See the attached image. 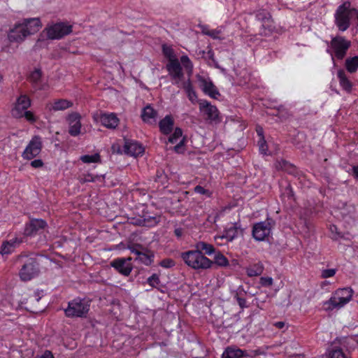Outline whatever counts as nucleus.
<instances>
[{"label":"nucleus","mask_w":358,"mask_h":358,"mask_svg":"<svg viewBox=\"0 0 358 358\" xmlns=\"http://www.w3.org/2000/svg\"><path fill=\"white\" fill-rule=\"evenodd\" d=\"M216 252L215 247L208 243L199 241L194 245V249L181 252L180 257L185 264L195 270L210 268L212 262L205 256Z\"/></svg>","instance_id":"nucleus-1"},{"label":"nucleus","mask_w":358,"mask_h":358,"mask_svg":"<svg viewBox=\"0 0 358 358\" xmlns=\"http://www.w3.org/2000/svg\"><path fill=\"white\" fill-rule=\"evenodd\" d=\"M354 20L358 25V10L352 8L350 1H346L338 6L334 13V22L340 31L348 29Z\"/></svg>","instance_id":"nucleus-2"},{"label":"nucleus","mask_w":358,"mask_h":358,"mask_svg":"<svg viewBox=\"0 0 358 358\" xmlns=\"http://www.w3.org/2000/svg\"><path fill=\"white\" fill-rule=\"evenodd\" d=\"M18 261L22 264L19 275L23 281L31 280L39 273V266L36 259L27 256H19Z\"/></svg>","instance_id":"nucleus-3"},{"label":"nucleus","mask_w":358,"mask_h":358,"mask_svg":"<svg viewBox=\"0 0 358 358\" xmlns=\"http://www.w3.org/2000/svg\"><path fill=\"white\" fill-rule=\"evenodd\" d=\"M90 310V303L85 299H75L68 303L64 313L68 317H85Z\"/></svg>","instance_id":"nucleus-4"},{"label":"nucleus","mask_w":358,"mask_h":358,"mask_svg":"<svg viewBox=\"0 0 358 358\" xmlns=\"http://www.w3.org/2000/svg\"><path fill=\"white\" fill-rule=\"evenodd\" d=\"M353 291L350 287H345L337 289L328 301L330 307L339 308L347 304L352 297Z\"/></svg>","instance_id":"nucleus-5"},{"label":"nucleus","mask_w":358,"mask_h":358,"mask_svg":"<svg viewBox=\"0 0 358 358\" xmlns=\"http://www.w3.org/2000/svg\"><path fill=\"white\" fill-rule=\"evenodd\" d=\"M331 48L333 50L334 57L338 59H343L351 46V42L341 36H336L332 38L330 42Z\"/></svg>","instance_id":"nucleus-6"},{"label":"nucleus","mask_w":358,"mask_h":358,"mask_svg":"<svg viewBox=\"0 0 358 358\" xmlns=\"http://www.w3.org/2000/svg\"><path fill=\"white\" fill-rule=\"evenodd\" d=\"M44 31L49 39H60L72 32V26L64 22H57L45 27Z\"/></svg>","instance_id":"nucleus-7"},{"label":"nucleus","mask_w":358,"mask_h":358,"mask_svg":"<svg viewBox=\"0 0 358 358\" xmlns=\"http://www.w3.org/2000/svg\"><path fill=\"white\" fill-rule=\"evenodd\" d=\"M43 143L39 136L32 137L22 154L24 159L30 160L38 156L41 152Z\"/></svg>","instance_id":"nucleus-8"},{"label":"nucleus","mask_w":358,"mask_h":358,"mask_svg":"<svg viewBox=\"0 0 358 358\" xmlns=\"http://www.w3.org/2000/svg\"><path fill=\"white\" fill-rule=\"evenodd\" d=\"M199 110L203 113L206 120L210 122H220L221 119L219 116V110L215 106L212 105L206 100H200Z\"/></svg>","instance_id":"nucleus-9"},{"label":"nucleus","mask_w":358,"mask_h":358,"mask_svg":"<svg viewBox=\"0 0 358 358\" xmlns=\"http://www.w3.org/2000/svg\"><path fill=\"white\" fill-rule=\"evenodd\" d=\"M47 227L48 224L45 220L33 218L25 224L24 234L26 236H35L41 234Z\"/></svg>","instance_id":"nucleus-10"},{"label":"nucleus","mask_w":358,"mask_h":358,"mask_svg":"<svg viewBox=\"0 0 358 358\" xmlns=\"http://www.w3.org/2000/svg\"><path fill=\"white\" fill-rule=\"evenodd\" d=\"M22 22H18L8 31L7 35L8 40L10 43H21L29 36Z\"/></svg>","instance_id":"nucleus-11"},{"label":"nucleus","mask_w":358,"mask_h":358,"mask_svg":"<svg viewBox=\"0 0 358 358\" xmlns=\"http://www.w3.org/2000/svg\"><path fill=\"white\" fill-rule=\"evenodd\" d=\"M131 259V257L116 258L110 262V265L121 275L124 276H129L133 269L132 264L130 263Z\"/></svg>","instance_id":"nucleus-12"},{"label":"nucleus","mask_w":358,"mask_h":358,"mask_svg":"<svg viewBox=\"0 0 358 358\" xmlns=\"http://www.w3.org/2000/svg\"><path fill=\"white\" fill-rule=\"evenodd\" d=\"M31 106V100L26 94L20 95L16 100L14 108L12 110V115L15 118L22 117V113L27 110Z\"/></svg>","instance_id":"nucleus-13"},{"label":"nucleus","mask_w":358,"mask_h":358,"mask_svg":"<svg viewBox=\"0 0 358 358\" xmlns=\"http://www.w3.org/2000/svg\"><path fill=\"white\" fill-rule=\"evenodd\" d=\"M198 80L200 84V87L204 94L208 95L213 99H217L218 96H220L216 86L210 78H205L202 76H199Z\"/></svg>","instance_id":"nucleus-14"},{"label":"nucleus","mask_w":358,"mask_h":358,"mask_svg":"<svg viewBox=\"0 0 358 358\" xmlns=\"http://www.w3.org/2000/svg\"><path fill=\"white\" fill-rule=\"evenodd\" d=\"M81 116L78 113H72L68 116L69 124V134L72 136H77L80 134Z\"/></svg>","instance_id":"nucleus-15"},{"label":"nucleus","mask_w":358,"mask_h":358,"mask_svg":"<svg viewBox=\"0 0 358 358\" xmlns=\"http://www.w3.org/2000/svg\"><path fill=\"white\" fill-rule=\"evenodd\" d=\"M124 150L126 154L135 157L143 155L144 152V148L141 143L129 139H125Z\"/></svg>","instance_id":"nucleus-16"},{"label":"nucleus","mask_w":358,"mask_h":358,"mask_svg":"<svg viewBox=\"0 0 358 358\" xmlns=\"http://www.w3.org/2000/svg\"><path fill=\"white\" fill-rule=\"evenodd\" d=\"M252 234L257 241H264L268 236V225L265 222H259L253 225Z\"/></svg>","instance_id":"nucleus-17"},{"label":"nucleus","mask_w":358,"mask_h":358,"mask_svg":"<svg viewBox=\"0 0 358 358\" xmlns=\"http://www.w3.org/2000/svg\"><path fill=\"white\" fill-rule=\"evenodd\" d=\"M166 69L173 80H181L184 76L182 69L178 59H173L171 62H168Z\"/></svg>","instance_id":"nucleus-18"},{"label":"nucleus","mask_w":358,"mask_h":358,"mask_svg":"<svg viewBox=\"0 0 358 358\" xmlns=\"http://www.w3.org/2000/svg\"><path fill=\"white\" fill-rule=\"evenodd\" d=\"M23 26H24L29 36L34 34L39 31L42 27L41 20L38 17L34 18H24L20 21Z\"/></svg>","instance_id":"nucleus-19"},{"label":"nucleus","mask_w":358,"mask_h":358,"mask_svg":"<svg viewBox=\"0 0 358 358\" xmlns=\"http://www.w3.org/2000/svg\"><path fill=\"white\" fill-rule=\"evenodd\" d=\"M239 233L243 234V229L241 227V222H236L232 226L226 228L224 230L222 238H226L227 241H232L234 238L238 237Z\"/></svg>","instance_id":"nucleus-20"},{"label":"nucleus","mask_w":358,"mask_h":358,"mask_svg":"<svg viewBox=\"0 0 358 358\" xmlns=\"http://www.w3.org/2000/svg\"><path fill=\"white\" fill-rule=\"evenodd\" d=\"M274 166L275 169L278 171H285L294 176H298L299 175L298 169L294 164L285 159H282L276 161Z\"/></svg>","instance_id":"nucleus-21"},{"label":"nucleus","mask_w":358,"mask_h":358,"mask_svg":"<svg viewBox=\"0 0 358 358\" xmlns=\"http://www.w3.org/2000/svg\"><path fill=\"white\" fill-rule=\"evenodd\" d=\"M101 124L110 129H115L119 124V118L114 113H103L100 116Z\"/></svg>","instance_id":"nucleus-22"},{"label":"nucleus","mask_w":358,"mask_h":358,"mask_svg":"<svg viewBox=\"0 0 358 358\" xmlns=\"http://www.w3.org/2000/svg\"><path fill=\"white\" fill-rule=\"evenodd\" d=\"M174 126V120L171 115H166L159 122V131L164 135L170 134Z\"/></svg>","instance_id":"nucleus-23"},{"label":"nucleus","mask_w":358,"mask_h":358,"mask_svg":"<svg viewBox=\"0 0 358 358\" xmlns=\"http://www.w3.org/2000/svg\"><path fill=\"white\" fill-rule=\"evenodd\" d=\"M157 111L155 110L150 104L145 106L141 113L142 120L148 124H154L156 122Z\"/></svg>","instance_id":"nucleus-24"},{"label":"nucleus","mask_w":358,"mask_h":358,"mask_svg":"<svg viewBox=\"0 0 358 358\" xmlns=\"http://www.w3.org/2000/svg\"><path fill=\"white\" fill-rule=\"evenodd\" d=\"M247 357V350H241L236 347H228L222 353V358Z\"/></svg>","instance_id":"nucleus-25"},{"label":"nucleus","mask_w":358,"mask_h":358,"mask_svg":"<svg viewBox=\"0 0 358 358\" xmlns=\"http://www.w3.org/2000/svg\"><path fill=\"white\" fill-rule=\"evenodd\" d=\"M316 213V210L311 206L305 207L300 210L299 218L303 222L304 227L307 229H309L310 218Z\"/></svg>","instance_id":"nucleus-26"},{"label":"nucleus","mask_w":358,"mask_h":358,"mask_svg":"<svg viewBox=\"0 0 358 358\" xmlns=\"http://www.w3.org/2000/svg\"><path fill=\"white\" fill-rule=\"evenodd\" d=\"M73 106V103L67 99H57L53 103H50L47 105V108L49 110H64L71 108Z\"/></svg>","instance_id":"nucleus-27"},{"label":"nucleus","mask_w":358,"mask_h":358,"mask_svg":"<svg viewBox=\"0 0 358 358\" xmlns=\"http://www.w3.org/2000/svg\"><path fill=\"white\" fill-rule=\"evenodd\" d=\"M43 291L37 290L34 294L30 296L27 300V306L26 309L31 313H38L43 310V308H38L33 306L35 302H38L43 296Z\"/></svg>","instance_id":"nucleus-28"},{"label":"nucleus","mask_w":358,"mask_h":358,"mask_svg":"<svg viewBox=\"0 0 358 358\" xmlns=\"http://www.w3.org/2000/svg\"><path fill=\"white\" fill-rule=\"evenodd\" d=\"M154 258V252L148 250L147 248H144L136 259L146 266H150L153 263Z\"/></svg>","instance_id":"nucleus-29"},{"label":"nucleus","mask_w":358,"mask_h":358,"mask_svg":"<svg viewBox=\"0 0 358 358\" xmlns=\"http://www.w3.org/2000/svg\"><path fill=\"white\" fill-rule=\"evenodd\" d=\"M256 132L259 136V140L257 141V146L259 147V151L263 155H266L268 145L264 136V129L261 126L257 125L256 127Z\"/></svg>","instance_id":"nucleus-30"},{"label":"nucleus","mask_w":358,"mask_h":358,"mask_svg":"<svg viewBox=\"0 0 358 358\" xmlns=\"http://www.w3.org/2000/svg\"><path fill=\"white\" fill-rule=\"evenodd\" d=\"M337 77L341 87L346 92L350 93L352 90V83L347 77L343 70H339L337 73Z\"/></svg>","instance_id":"nucleus-31"},{"label":"nucleus","mask_w":358,"mask_h":358,"mask_svg":"<svg viewBox=\"0 0 358 358\" xmlns=\"http://www.w3.org/2000/svg\"><path fill=\"white\" fill-rule=\"evenodd\" d=\"M22 241H19L17 238L3 242L0 252L3 255H9L12 253L16 245H19Z\"/></svg>","instance_id":"nucleus-32"},{"label":"nucleus","mask_w":358,"mask_h":358,"mask_svg":"<svg viewBox=\"0 0 358 358\" xmlns=\"http://www.w3.org/2000/svg\"><path fill=\"white\" fill-rule=\"evenodd\" d=\"M214 255L213 260H211L212 264L210 268H213L214 265L217 267H227L229 265V260L220 250L216 251Z\"/></svg>","instance_id":"nucleus-33"},{"label":"nucleus","mask_w":358,"mask_h":358,"mask_svg":"<svg viewBox=\"0 0 358 358\" xmlns=\"http://www.w3.org/2000/svg\"><path fill=\"white\" fill-rule=\"evenodd\" d=\"M285 353L289 357H294L301 354L300 346L296 341H291L284 347Z\"/></svg>","instance_id":"nucleus-34"},{"label":"nucleus","mask_w":358,"mask_h":358,"mask_svg":"<svg viewBox=\"0 0 358 358\" xmlns=\"http://www.w3.org/2000/svg\"><path fill=\"white\" fill-rule=\"evenodd\" d=\"M182 87L185 91L189 100L192 103H194L197 99V94L195 90H194V87L189 78L182 83Z\"/></svg>","instance_id":"nucleus-35"},{"label":"nucleus","mask_w":358,"mask_h":358,"mask_svg":"<svg viewBox=\"0 0 358 358\" xmlns=\"http://www.w3.org/2000/svg\"><path fill=\"white\" fill-rule=\"evenodd\" d=\"M264 265L262 262H258L246 268V273L249 277L260 275L264 271Z\"/></svg>","instance_id":"nucleus-36"},{"label":"nucleus","mask_w":358,"mask_h":358,"mask_svg":"<svg viewBox=\"0 0 358 358\" xmlns=\"http://www.w3.org/2000/svg\"><path fill=\"white\" fill-rule=\"evenodd\" d=\"M345 67L350 73H355L358 70V56L348 58L345 60Z\"/></svg>","instance_id":"nucleus-37"},{"label":"nucleus","mask_w":358,"mask_h":358,"mask_svg":"<svg viewBox=\"0 0 358 358\" xmlns=\"http://www.w3.org/2000/svg\"><path fill=\"white\" fill-rule=\"evenodd\" d=\"M268 349V346H263L258 348L255 350H247V357L255 358L258 356L266 357L267 355V350Z\"/></svg>","instance_id":"nucleus-38"},{"label":"nucleus","mask_w":358,"mask_h":358,"mask_svg":"<svg viewBox=\"0 0 358 358\" xmlns=\"http://www.w3.org/2000/svg\"><path fill=\"white\" fill-rule=\"evenodd\" d=\"M80 159L85 164L97 163L101 162V156L99 153L92 155H85L80 156Z\"/></svg>","instance_id":"nucleus-39"},{"label":"nucleus","mask_w":358,"mask_h":358,"mask_svg":"<svg viewBox=\"0 0 358 358\" xmlns=\"http://www.w3.org/2000/svg\"><path fill=\"white\" fill-rule=\"evenodd\" d=\"M162 52L164 57L169 59V62H171L173 59H178L173 49L171 46L164 44L162 45Z\"/></svg>","instance_id":"nucleus-40"},{"label":"nucleus","mask_w":358,"mask_h":358,"mask_svg":"<svg viewBox=\"0 0 358 358\" xmlns=\"http://www.w3.org/2000/svg\"><path fill=\"white\" fill-rule=\"evenodd\" d=\"M343 208H341V215L343 218L349 216L352 217V215L355 213V207L350 204L344 203Z\"/></svg>","instance_id":"nucleus-41"},{"label":"nucleus","mask_w":358,"mask_h":358,"mask_svg":"<svg viewBox=\"0 0 358 358\" xmlns=\"http://www.w3.org/2000/svg\"><path fill=\"white\" fill-rule=\"evenodd\" d=\"M180 62L184 68L186 69L189 75H191L193 71V64L187 55H182L180 57Z\"/></svg>","instance_id":"nucleus-42"},{"label":"nucleus","mask_w":358,"mask_h":358,"mask_svg":"<svg viewBox=\"0 0 358 358\" xmlns=\"http://www.w3.org/2000/svg\"><path fill=\"white\" fill-rule=\"evenodd\" d=\"M143 219L145 220V227H153L159 222L160 217L144 215Z\"/></svg>","instance_id":"nucleus-43"},{"label":"nucleus","mask_w":358,"mask_h":358,"mask_svg":"<svg viewBox=\"0 0 358 358\" xmlns=\"http://www.w3.org/2000/svg\"><path fill=\"white\" fill-rule=\"evenodd\" d=\"M42 71L40 69H36L29 76V80L34 84H38L41 78Z\"/></svg>","instance_id":"nucleus-44"},{"label":"nucleus","mask_w":358,"mask_h":358,"mask_svg":"<svg viewBox=\"0 0 358 358\" xmlns=\"http://www.w3.org/2000/svg\"><path fill=\"white\" fill-rule=\"evenodd\" d=\"M182 136V130L180 127H176L173 133L169 137L168 141L171 143H176Z\"/></svg>","instance_id":"nucleus-45"},{"label":"nucleus","mask_w":358,"mask_h":358,"mask_svg":"<svg viewBox=\"0 0 358 358\" xmlns=\"http://www.w3.org/2000/svg\"><path fill=\"white\" fill-rule=\"evenodd\" d=\"M147 282L152 287L157 288L161 283L159 275L153 273L148 278Z\"/></svg>","instance_id":"nucleus-46"},{"label":"nucleus","mask_w":358,"mask_h":358,"mask_svg":"<svg viewBox=\"0 0 358 358\" xmlns=\"http://www.w3.org/2000/svg\"><path fill=\"white\" fill-rule=\"evenodd\" d=\"M98 178V176H94L91 173H83L78 177V180L81 184L89 182H94Z\"/></svg>","instance_id":"nucleus-47"},{"label":"nucleus","mask_w":358,"mask_h":358,"mask_svg":"<svg viewBox=\"0 0 358 358\" xmlns=\"http://www.w3.org/2000/svg\"><path fill=\"white\" fill-rule=\"evenodd\" d=\"M329 231L331 234V239L333 241H338L339 238H343V234L338 231V227L334 224H331L329 226Z\"/></svg>","instance_id":"nucleus-48"},{"label":"nucleus","mask_w":358,"mask_h":358,"mask_svg":"<svg viewBox=\"0 0 358 358\" xmlns=\"http://www.w3.org/2000/svg\"><path fill=\"white\" fill-rule=\"evenodd\" d=\"M329 358H347V357L341 348L336 347L330 352Z\"/></svg>","instance_id":"nucleus-49"},{"label":"nucleus","mask_w":358,"mask_h":358,"mask_svg":"<svg viewBox=\"0 0 358 358\" xmlns=\"http://www.w3.org/2000/svg\"><path fill=\"white\" fill-rule=\"evenodd\" d=\"M194 191L195 193L204 195L207 198H210L213 194L212 192L207 189H205L201 185H196L194 187Z\"/></svg>","instance_id":"nucleus-50"},{"label":"nucleus","mask_w":358,"mask_h":358,"mask_svg":"<svg viewBox=\"0 0 358 358\" xmlns=\"http://www.w3.org/2000/svg\"><path fill=\"white\" fill-rule=\"evenodd\" d=\"M159 265L165 268H171L176 265V262L173 259L166 258L159 262Z\"/></svg>","instance_id":"nucleus-51"},{"label":"nucleus","mask_w":358,"mask_h":358,"mask_svg":"<svg viewBox=\"0 0 358 358\" xmlns=\"http://www.w3.org/2000/svg\"><path fill=\"white\" fill-rule=\"evenodd\" d=\"M145 247L139 243H133L131 245H129L127 248L130 250L131 253L136 255L137 256L139 253L143 250Z\"/></svg>","instance_id":"nucleus-52"},{"label":"nucleus","mask_w":358,"mask_h":358,"mask_svg":"<svg viewBox=\"0 0 358 358\" xmlns=\"http://www.w3.org/2000/svg\"><path fill=\"white\" fill-rule=\"evenodd\" d=\"M234 298L236 299L237 303L241 309L248 307L246 299L241 296V292H237L234 296Z\"/></svg>","instance_id":"nucleus-53"},{"label":"nucleus","mask_w":358,"mask_h":358,"mask_svg":"<svg viewBox=\"0 0 358 358\" xmlns=\"http://www.w3.org/2000/svg\"><path fill=\"white\" fill-rule=\"evenodd\" d=\"M336 273V270L335 268H327L322 271L321 277L322 278H328L333 277Z\"/></svg>","instance_id":"nucleus-54"},{"label":"nucleus","mask_w":358,"mask_h":358,"mask_svg":"<svg viewBox=\"0 0 358 358\" xmlns=\"http://www.w3.org/2000/svg\"><path fill=\"white\" fill-rule=\"evenodd\" d=\"M185 137H183L180 142L173 147V150L177 153H183L185 152Z\"/></svg>","instance_id":"nucleus-55"},{"label":"nucleus","mask_w":358,"mask_h":358,"mask_svg":"<svg viewBox=\"0 0 358 358\" xmlns=\"http://www.w3.org/2000/svg\"><path fill=\"white\" fill-rule=\"evenodd\" d=\"M22 117H24L28 121L31 122H34L36 121V118L35 115L30 110H24L22 113Z\"/></svg>","instance_id":"nucleus-56"},{"label":"nucleus","mask_w":358,"mask_h":358,"mask_svg":"<svg viewBox=\"0 0 358 358\" xmlns=\"http://www.w3.org/2000/svg\"><path fill=\"white\" fill-rule=\"evenodd\" d=\"M267 15H268V13L266 10H259L257 13L256 17L258 20H259L261 22H264V20H267Z\"/></svg>","instance_id":"nucleus-57"},{"label":"nucleus","mask_w":358,"mask_h":358,"mask_svg":"<svg viewBox=\"0 0 358 358\" xmlns=\"http://www.w3.org/2000/svg\"><path fill=\"white\" fill-rule=\"evenodd\" d=\"M30 165L35 169L42 168L44 166V163L42 159H37L31 162Z\"/></svg>","instance_id":"nucleus-58"},{"label":"nucleus","mask_w":358,"mask_h":358,"mask_svg":"<svg viewBox=\"0 0 358 358\" xmlns=\"http://www.w3.org/2000/svg\"><path fill=\"white\" fill-rule=\"evenodd\" d=\"M131 223L134 225H136V226L145 227V220H143V217H139V218L133 217L131 219Z\"/></svg>","instance_id":"nucleus-59"},{"label":"nucleus","mask_w":358,"mask_h":358,"mask_svg":"<svg viewBox=\"0 0 358 358\" xmlns=\"http://www.w3.org/2000/svg\"><path fill=\"white\" fill-rule=\"evenodd\" d=\"M281 113H282V111L280 110V109L276 108V109L273 110V112L270 111L269 115H270V117L271 116L278 117L280 119V120H282V115H281Z\"/></svg>","instance_id":"nucleus-60"},{"label":"nucleus","mask_w":358,"mask_h":358,"mask_svg":"<svg viewBox=\"0 0 358 358\" xmlns=\"http://www.w3.org/2000/svg\"><path fill=\"white\" fill-rule=\"evenodd\" d=\"M272 326L278 329H282L285 327V322L282 321L272 322Z\"/></svg>","instance_id":"nucleus-61"},{"label":"nucleus","mask_w":358,"mask_h":358,"mask_svg":"<svg viewBox=\"0 0 358 358\" xmlns=\"http://www.w3.org/2000/svg\"><path fill=\"white\" fill-rule=\"evenodd\" d=\"M259 283L263 286H268V277H262L259 280Z\"/></svg>","instance_id":"nucleus-62"},{"label":"nucleus","mask_w":358,"mask_h":358,"mask_svg":"<svg viewBox=\"0 0 358 358\" xmlns=\"http://www.w3.org/2000/svg\"><path fill=\"white\" fill-rule=\"evenodd\" d=\"M174 234L177 238H181L183 234V229L182 228L175 229Z\"/></svg>","instance_id":"nucleus-63"},{"label":"nucleus","mask_w":358,"mask_h":358,"mask_svg":"<svg viewBox=\"0 0 358 358\" xmlns=\"http://www.w3.org/2000/svg\"><path fill=\"white\" fill-rule=\"evenodd\" d=\"M352 174L355 178L358 179V165L352 167Z\"/></svg>","instance_id":"nucleus-64"}]
</instances>
